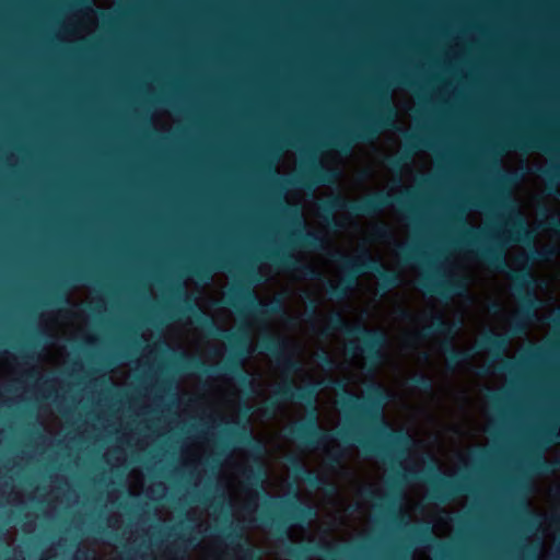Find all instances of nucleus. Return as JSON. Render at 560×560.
<instances>
[{"instance_id": "nucleus-45", "label": "nucleus", "mask_w": 560, "mask_h": 560, "mask_svg": "<svg viewBox=\"0 0 560 560\" xmlns=\"http://www.w3.org/2000/svg\"><path fill=\"white\" fill-rule=\"evenodd\" d=\"M37 374H38V373H37V371H36V370H34V369H33V370H30L28 372H26V376H27L28 378H35V377L37 376Z\"/></svg>"}, {"instance_id": "nucleus-39", "label": "nucleus", "mask_w": 560, "mask_h": 560, "mask_svg": "<svg viewBox=\"0 0 560 560\" xmlns=\"http://www.w3.org/2000/svg\"><path fill=\"white\" fill-rule=\"evenodd\" d=\"M75 558L78 560H88L89 559V553H88V551L79 550Z\"/></svg>"}, {"instance_id": "nucleus-33", "label": "nucleus", "mask_w": 560, "mask_h": 560, "mask_svg": "<svg viewBox=\"0 0 560 560\" xmlns=\"http://www.w3.org/2000/svg\"><path fill=\"white\" fill-rule=\"evenodd\" d=\"M244 280L248 283H257L260 281L257 271L254 268H245L242 270Z\"/></svg>"}, {"instance_id": "nucleus-6", "label": "nucleus", "mask_w": 560, "mask_h": 560, "mask_svg": "<svg viewBox=\"0 0 560 560\" xmlns=\"http://www.w3.org/2000/svg\"><path fill=\"white\" fill-rule=\"evenodd\" d=\"M397 112L386 91H374V109L354 127L328 135L326 145L349 153L354 144L375 139L382 131L396 127Z\"/></svg>"}, {"instance_id": "nucleus-27", "label": "nucleus", "mask_w": 560, "mask_h": 560, "mask_svg": "<svg viewBox=\"0 0 560 560\" xmlns=\"http://www.w3.org/2000/svg\"><path fill=\"white\" fill-rule=\"evenodd\" d=\"M409 383L415 388H418L425 393L431 392L433 389L432 378L424 373H418V374L412 375L409 378Z\"/></svg>"}, {"instance_id": "nucleus-28", "label": "nucleus", "mask_w": 560, "mask_h": 560, "mask_svg": "<svg viewBox=\"0 0 560 560\" xmlns=\"http://www.w3.org/2000/svg\"><path fill=\"white\" fill-rule=\"evenodd\" d=\"M48 303L56 306H63L70 304L67 291L63 290L61 284H58L50 293Z\"/></svg>"}, {"instance_id": "nucleus-36", "label": "nucleus", "mask_w": 560, "mask_h": 560, "mask_svg": "<svg viewBox=\"0 0 560 560\" xmlns=\"http://www.w3.org/2000/svg\"><path fill=\"white\" fill-rule=\"evenodd\" d=\"M396 81H397L398 84L407 86V88H410V89H415L417 86L416 82L412 81L410 79V77L407 75V74H399L396 78Z\"/></svg>"}, {"instance_id": "nucleus-12", "label": "nucleus", "mask_w": 560, "mask_h": 560, "mask_svg": "<svg viewBox=\"0 0 560 560\" xmlns=\"http://www.w3.org/2000/svg\"><path fill=\"white\" fill-rule=\"evenodd\" d=\"M419 287L428 294L450 300L460 295L467 289L466 281L458 276L444 277L439 272L425 275L420 278Z\"/></svg>"}, {"instance_id": "nucleus-7", "label": "nucleus", "mask_w": 560, "mask_h": 560, "mask_svg": "<svg viewBox=\"0 0 560 560\" xmlns=\"http://www.w3.org/2000/svg\"><path fill=\"white\" fill-rule=\"evenodd\" d=\"M413 197V192L409 189H406L401 196H392L384 191H376L360 200H350L338 194L322 201L318 205V210L320 215L325 218L328 226L334 231H338L342 228V223L335 218V213L338 211H348L354 217L375 215L395 202L401 209L413 214L415 209L410 203Z\"/></svg>"}, {"instance_id": "nucleus-43", "label": "nucleus", "mask_w": 560, "mask_h": 560, "mask_svg": "<svg viewBox=\"0 0 560 560\" xmlns=\"http://www.w3.org/2000/svg\"><path fill=\"white\" fill-rule=\"evenodd\" d=\"M310 305H311V314H312V315H314V314H315V312H316V308H317V303H316V301L311 300Z\"/></svg>"}, {"instance_id": "nucleus-46", "label": "nucleus", "mask_w": 560, "mask_h": 560, "mask_svg": "<svg viewBox=\"0 0 560 560\" xmlns=\"http://www.w3.org/2000/svg\"><path fill=\"white\" fill-rule=\"evenodd\" d=\"M366 497L373 500L377 498L376 493L373 490H368Z\"/></svg>"}, {"instance_id": "nucleus-38", "label": "nucleus", "mask_w": 560, "mask_h": 560, "mask_svg": "<svg viewBox=\"0 0 560 560\" xmlns=\"http://www.w3.org/2000/svg\"><path fill=\"white\" fill-rule=\"evenodd\" d=\"M390 513L394 515L395 522H398V524L408 525V523L405 521V518L402 516L397 515L394 510H390Z\"/></svg>"}, {"instance_id": "nucleus-11", "label": "nucleus", "mask_w": 560, "mask_h": 560, "mask_svg": "<svg viewBox=\"0 0 560 560\" xmlns=\"http://www.w3.org/2000/svg\"><path fill=\"white\" fill-rule=\"evenodd\" d=\"M225 302L238 312L250 314L256 318H267L283 312L280 300L269 303L261 302L249 285L244 282L237 283L230 290Z\"/></svg>"}, {"instance_id": "nucleus-56", "label": "nucleus", "mask_w": 560, "mask_h": 560, "mask_svg": "<svg viewBox=\"0 0 560 560\" xmlns=\"http://www.w3.org/2000/svg\"><path fill=\"white\" fill-rule=\"evenodd\" d=\"M125 560H131V558H130L129 556H127V557L125 558Z\"/></svg>"}, {"instance_id": "nucleus-15", "label": "nucleus", "mask_w": 560, "mask_h": 560, "mask_svg": "<svg viewBox=\"0 0 560 560\" xmlns=\"http://www.w3.org/2000/svg\"><path fill=\"white\" fill-rule=\"evenodd\" d=\"M402 137L406 140V150L398 156H387L386 164L392 171L399 172L406 162L418 151L423 149H434L432 139L427 135L410 133L401 130Z\"/></svg>"}, {"instance_id": "nucleus-25", "label": "nucleus", "mask_w": 560, "mask_h": 560, "mask_svg": "<svg viewBox=\"0 0 560 560\" xmlns=\"http://www.w3.org/2000/svg\"><path fill=\"white\" fill-rule=\"evenodd\" d=\"M557 462L548 460L540 454L533 455L528 460L529 469L536 475L549 474L556 470Z\"/></svg>"}, {"instance_id": "nucleus-42", "label": "nucleus", "mask_w": 560, "mask_h": 560, "mask_svg": "<svg viewBox=\"0 0 560 560\" xmlns=\"http://www.w3.org/2000/svg\"><path fill=\"white\" fill-rule=\"evenodd\" d=\"M438 546L440 548L441 555L445 556L446 555V550H447V546L445 544H443V542H439Z\"/></svg>"}, {"instance_id": "nucleus-3", "label": "nucleus", "mask_w": 560, "mask_h": 560, "mask_svg": "<svg viewBox=\"0 0 560 560\" xmlns=\"http://www.w3.org/2000/svg\"><path fill=\"white\" fill-rule=\"evenodd\" d=\"M178 298L182 300L180 313L189 315L194 322L207 334L220 337L226 340L235 349L234 353L220 366H209L197 357L189 355L182 351L176 354V365L183 371H198L205 374H225L232 375L245 388H253V380L242 369L243 361L248 354L249 337L245 330L231 332L219 327L215 322L208 316L195 301L183 292L182 288L176 289Z\"/></svg>"}, {"instance_id": "nucleus-44", "label": "nucleus", "mask_w": 560, "mask_h": 560, "mask_svg": "<svg viewBox=\"0 0 560 560\" xmlns=\"http://www.w3.org/2000/svg\"><path fill=\"white\" fill-rule=\"evenodd\" d=\"M399 316H400L401 318H404V319H407V318H409V317H410V313H409L408 311H406V310H400V311H399Z\"/></svg>"}, {"instance_id": "nucleus-18", "label": "nucleus", "mask_w": 560, "mask_h": 560, "mask_svg": "<svg viewBox=\"0 0 560 560\" xmlns=\"http://www.w3.org/2000/svg\"><path fill=\"white\" fill-rule=\"evenodd\" d=\"M230 261L221 255H212L188 266V271L198 280L208 281L214 271L230 269Z\"/></svg>"}, {"instance_id": "nucleus-20", "label": "nucleus", "mask_w": 560, "mask_h": 560, "mask_svg": "<svg viewBox=\"0 0 560 560\" xmlns=\"http://www.w3.org/2000/svg\"><path fill=\"white\" fill-rule=\"evenodd\" d=\"M291 469L296 478L304 481L313 489H325L327 486L332 488V485L325 476L308 469L298 458L291 459Z\"/></svg>"}, {"instance_id": "nucleus-14", "label": "nucleus", "mask_w": 560, "mask_h": 560, "mask_svg": "<svg viewBox=\"0 0 560 560\" xmlns=\"http://www.w3.org/2000/svg\"><path fill=\"white\" fill-rule=\"evenodd\" d=\"M336 177L337 173L332 168L325 167L314 156H311L305 170L294 180L289 183L300 188L310 189L313 186L330 183Z\"/></svg>"}, {"instance_id": "nucleus-53", "label": "nucleus", "mask_w": 560, "mask_h": 560, "mask_svg": "<svg viewBox=\"0 0 560 560\" xmlns=\"http://www.w3.org/2000/svg\"><path fill=\"white\" fill-rule=\"evenodd\" d=\"M480 455H481V457H482V459H483V458H486V456L488 455V453H487L486 451H481V452H480Z\"/></svg>"}, {"instance_id": "nucleus-24", "label": "nucleus", "mask_w": 560, "mask_h": 560, "mask_svg": "<svg viewBox=\"0 0 560 560\" xmlns=\"http://www.w3.org/2000/svg\"><path fill=\"white\" fill-rule=\"evenodd\" d=\"M226 433L233 439L234 442L242 445H250L259 451V443L247 431L246 427L241 422H234V425L226 429Z\"/></svg>"}, {"instance_id": "nucleus-8", "label": "nucleus", "mask_w": 560, "mask_h": 560, "mask_svg": "<svg viewBox=\"0 0 560 560\" xmlns=\"http://www.w3.org/2000/svg\"><path fill=\"white\" fill-rule=\"evenodd\" d=\"M335 331H340L350 338H358L361 342V348L350 342L348 350L352 354H357L360 350L372 361H378L382 358V349L387 343V337L384 331L370 329L363 325L351 326L339 312H335L328 317L325 327L320 330V335L328 337Z\"/></svg>"}, {"instance_id": "nucleus-13", "label": "nucleus", "mask_w": 560, "mask_h": 560, "mask_svg": "<svg viewBox=\"0 0 560 560\" xmlns=\"http://www.w3.org/2000/svg\"><path fill=\"white\" fill-rule=\"evenodd\" d=\"M495 149L500 152L518 150L529 152L533 150H541L545 152L550 151L549 141L547 138L528 132L513 131L501 137L500 141L495 144Z\"/></svg>"}, {"instance_id": "nucleus-40", "label": "nucleus", "mask_w": 560, "mask_h": 560, "mask_svg": "<svg viewBox=\"0 0 560 560\" xmlns=\"http://www.w3.org/2000/svg\"><path fill=\"white\" fill-rule=\"evenodd\" d=\"M492 313H498L501 310V305L497 302L492 303L489 307Z\"/></svg>"}, {"instance_id": "nucleus-10", "label": "nucleus", "mask_w": 560, "mask_h": 560, "mask_svg": "<svg viewBox=\"0 0 560 560\" xmlns=\"http://www.w3.org/2000/svg\"><path fill=\"white\" fill-rule=\"evenodd\" d=\"M462 326L463 322L460 319L451 323L445 320L442 315L434 314L431 316L430 324L424 326L420 332L422 338H429L434 335H443L445 337V340L441 343V349L446 355L450 369H455L469 361L474 355V352L469 349H456L454 347V338Z\"/></svg>"}, {"instance_id": "nucleus-21", "label": "nucleus", "mask_w": 560, "mask_h": 560, "mask_svg": "<svg viewBox=\"0 0 560 560\" xmlns=\"http://www.w3.org/2000/svg\"><path fill=\"white\" fill-rule=\"evenodd\" d=\"M299 229L290 233L292 241L300 247L320 250L326 245V238L316 231H304V226L299 221Z\"/></svg>"}, {"instance_id": "nucleus-34", "label": "nucleus", "mask_w": 560, "mask_h": 560, "mask_svg": "<svg viewBox=\"0 0 560 560\" xmlns=\"http://www.w3.org/2000/svg\"><path fill=\"white\" fill-rule=\"evenodd\" d=\"M319 363L327 370H332L336 366L335 360L325 351L318 354Z\"/></svg>"}, {"instance_id": "nucleus-17", "label": "nucleus", "mask_w": 560, "mask_h": 560, "mask_svg": "<svg viewBox=\"0 0 560 560\" xmlns=\"http://www.w3.org/2000/svg\"><path fill=\"white\" fill-rule=\"evenodd\" d=\"M259 347L262 351L269 352L272 355H279V365L287 374H293L301 371V363L288 355H282V350L284 348V342L282 339L276 336H265L260 342Z\"/></svg>"}, {"instance_id": "nucleus-19", "label": "nucleus", "mask_w": 560, "mask_h": 560, "mask_svg": "<svg viewBox=\"0 0 560 560\" xmlns=\"http://www.w3.org/2000/svg\"><path fill=\"white\" fill-rule=\"evenodd\" d=\"M560 405L553 408L549 415V420L544 423L536 433L538 446L547 447L560 442Z\"/></svg>"}, {"instance_id": "nucleus-16", "label": "nucleus", "mask_w": 560, "mask_h": 560, "mask_svg": "<svg viewBox=\"0 0 560 560\" xmlns=\"http://www.w3.org/2000/svg\"><path fill=\"white\" fill-rule=\"evenodd\" d=\"M265 257L276 266L299 271L305 279L323 280V273L317 268L310 264H301L298 258L289 252L272 249L265 253Z\"/></svg>"}, {"instance_id": "nucleus-4", "label": "nucleus", "mask_w": 560, "mask_h": 560, "mask_svg": "<svg viewBox=\"0 0 560 560\" xmlns=\"http://www.w3.org/2000/svg\"><path fill=\"white\" fill-rule=\"evenodd\" d=\"M508 275L512 280L513 294L520 302V307L511 322V335L505 336L488 331L477 342L479 350H486L492 354L495 369L499 372H512L514 370L515 362L504 357L510 338L525 331L528 320L538 307V299L534 292L536 279L532 272L528 269L510 270Z\"/></svg>"}, {"instance_id": "nucleus-32", "label": "nucleus", "mask_w": 560, "mask_h": 560, "mask_svg": "<svg viewBox=\"0 0 560 560\" xmlns=\"http://www.w3.org/2000/svg\"><path fill=\"white\" fill-rule=\"evenodd\" d=\"M544 226L560 236V219L553 214L548 215L544 222Z\"/></svg>"}, {"instance_id": "nucleus-23", "label": "nucleus", "mask_w": 560, "mask_h": 560, "mask_svg": "<svg viewBox=\"0 0 560 560\" xmlns=\"http://www.w3.org/2000/svg\"><path fill=\"white\" fill-rule=\"evenodd\" d=\"M539 175L548 182L546 187L547 195L560 198L558 184L560 183V165L552 164L549 167H540Z\"/></svg>"}, {"instance_id": "nucleus-51", "label": "nucleus", "mask_w": 560, "mask_h": 560, "mask_svg": "<svg viewBox=\"0 0 560 560\" xmlns=\"http://www.w3.org/2000/svg\"><path fill=\"white\" fill-rule=\"evenodd\" d=\"M525 513H526V515H527V516H529L530 518H532V517H534V514H533L530 511H528L527 509L525 510Z\"/></svg>"}, {"instance_id": "nucleus-2", "label": "nucleus", "mask_w": 560, "mask_h": 560, "mask_svg": "<svg viewBox=\"0 0 560 560\" xmlns=\"http://www.w3.org/2000/svg\"><path fill=\"white\" fill-rule=\"evenodd\" d=\"M244 476L248 486L262 491L264 509L259 513V521L283 538V553L287 557L292 560H311L312 557L323 560H358L360 547L332 541H318L313 545L289 542L290 527L295 523L310 520L313 515L312 508L301 502L296 491L288 499L272 497L265 492L266 471L260 463L256 468L245 470Z\"/></svg>"}, {"instance_id": "nucleus-48", "label": "nucleus", "mask_w": 560, "mask_h": 560, "mask_svg": "<svg viewBox=\"0 0 560 560\" xmlns=\"http://www.w3.org/2000/svg\"><path fill=\"white\" fill-rule=\"evenodd\" d=\"M73 278H74L75 280H82V279H83V276H82L81 273H74V275H73Z\"/></svg>"}, {"instance_id": "nucleus-29", "label": "nucleus", "mask_w": 560, "mask_h": 560, "mask_svg": "<svg viewBox=\"0 0 560 560\" xmlns=\"http://www.w3.org/2000/svg\"><path fill=\"white\" fill-rule=\"evenodd\" d=\"M498 186L500 189H504L517 180L515 173L498 170Z\"/></svg>"}, {"instance_id": "nucleus-37", "label": "nucleus", "mask_w": 560, "mask_h": 560, "mask_svg": "<svg viewBox=\"0 0 560 560\" xmlns=\"http://www.w3.org/2000/svg\"><path fill=\"white\" fill-rule=\"evenodd\" d=\"M225 537L228 539L231 540V542L233 544L235 540H238L242 536L240 533L233 530V529H229V532L225 534Z\"/></svg>"}, {"instance_id": "nucleus-31", "label": "nucleus", "mask_w": 560, "mask_h": 560, "mask_svg": "<svg viewBox=\"0 0 560 560\" xmlns=\"http://www.w3.org/2000/svg\"><path fill=\"white\" fill-rule=\"evenodd\" d=\"M399 254L406 261L416 260L422 256L416 248L405 245L400 247Z\"/></svg>"}, {"instance_id": "nucleus-26", "label": "nucleus", "mask_w": 560, "mask_h": 560, "mask_svg": "<svg viewBox=\"0 0 560 560\" xmlns=\"http://www.w3.org/2000/svg\"><path fill=\"white\" fill-rule=\"evenodd\" d=\"M557 255V249L553 246H545L542 248H532L528 254V260L532 262L548 261Z\"/></svg>"}, {"instance_id": "nucleus-47", "label": "nucleus", "mask_w": 560, "mask_h": 560, "mask_svg": "<svg viewBox=\"0 0 560 560\" xmlns=\"http://www.w3.org/2000/svg\"><path fill=\"white\" fill-rule=\"evenodd\" d=\"M490 373H491V371H490V368H489L488 365H487V366H483V368L481 369V371H480V374H482V375H488V374H490Z\"/></svg>"}, {"instance_id": "nucleus-22", "label": "nucleus", "mask_w": 560, "mask_h": 560, "mask_svg": "<svg viewBox=\"0 0 560 560\" xmlns=\"http://www.w3.org/2000/svg\"><path fill=\"white\" fill-rule=\"evenodd\" d=\"M509 229L506 230L508 238L511 242H532V234L528 231L524 219L520 213H515L513 218L508 222Z\"/></svg>"}, {"instance_id": "nucleus-54", "label": "nucleus", "mask_w": 560, "mask_h": 560, "mask_svg": "<svg viewBox=\"0 0 560 560\" xmlns=\"http://www.w3.org/2000/svg\"><path fill=\"white\" fill-rule=\"evenodd\" d=\"M201 502H207L208 501V497L203 495L202 499H200Z\"/></svg>"}, {"instance_id": "nucleus-50", "label": "nucleus", "mask_w": 560, "mask_h": 560, "mask_svg": "<svg viewBox=\"0 0 560 560\" xmlns=\"http://www.w3.org/2000/svg\"><path fill=\"white\" fill-rule=\"evenodd\" d=\"M182 540H183V541H187V542H190V544H191V542L195 540V538H188V539H186V538L182 537Z\"/></svg>"}, {"instance_id": "nucleus-35", "label": "nucleus", "mask_w": 560, "mask_h": 560, "mask_svg": "<svg viewBox=\"0 0 560 560\" xmlns=\"http://www.w3.org/2000/svg\"><path fill=\"white\" fill-rule=\"evenodd\" d=\"M342 463V455L340 453H329L327 465L330 468H336Z\"/></svg>"}, {"instance_id": "nucleus-30", "label": "nucleus", "mask_w": 560, "mask_h": 560, "mask_svg": "<svg viewBox=\"0 0 560 560\" xmlns=\"http://www.w3.org/2000/svg\"><path fill=\"white\" fill-rule=\"evenodd\" d=\"M411 532L412 536L420 542L434 540L428 527L412 526Z\"/></svg>"}, {"instance_id": "nucleus-9", "label": "nucleus", "mask_w": 560, "mask_h": 560, "mask_svg": "<svg viewBox=\"0 0 560 560\" xmlns=\"http://www.w3.org/2000/svg\"><path fill=\"white\" fill-rule=\"evenodd\" d=\"M452 226L458 232V243L476 247V253L490 268L504 271L508 267L503 250L501 247L489 245V242L495 240L485 229L468 224L458 209L450 215Z\"/></svg>"}, {"instance_id": "nucleus-49", "label": "nucleus", "mask_w": 560, "mask_h": 560, "mask_svg": "<svg viewBox=\"0 0 560 560\" xmlns=\"http://www.w3.org/2000/svg\"><path fill=\"white\" fill-rule=\"evenodd\" d=\"M7 532L3 528H0V538L2 539L5 536Z\"/></svg>"}, {"instance_id": "nucleus-52", "label": "nucleus", "mask_w": 560, "mask_h": 560, "mask_svg": "<svg viewBox=\"0 0 560 560\" xmlns=\"http://www.w3.org/2000/svg\"><path fill=\"white\" fill-rule=\"evenodd\" d=\"M23 357L25 358H31V355L28 354V351L25 349L23 350Z\"/></svg>"}, {"instance_id": "nucleus-5", "label": "nucleus", "mask_w": 560, "mask_h": 560, "mask_svg": "<svg viewBox=\"0 0 560 560\" xmlns=\"http://www.w3.org/2000/svg\"><path fill=\"white\" fill-rule=\"evenodd\" d=\"M330 260L336 262L342 271L338 283L325 281L326 293L336 300H343L357 285L359 277L373 272L380 279V287L389 291L400 285L401 279L397 272L385 268L378 258L371 256L368 249H363L357 257H349L346 254L335 250L330 254Z\"/></svg>"}, {"instance_id": "nucleus-55", "label": "nucleus", "mask_w": 560, "mask_h": 560, "mask_svg": "<svg viewBox=\"0 0 560 560\" xmlns=\"http://www.w3.org/2000/svg\"><path fill=\"white\" fill-rule=\"evenodd\" d=\"M97 533H105V529H97Z\"/></svg>"}, {"instance_id": "nucleus-41", "label": "nucleus", "mask_w": 560, "mask_h": 560, "mask_svg": "<svg viewBox=\"0 0 560 560\" xmlns=\"http://www.w3.org/2000/svg\"><path fill=\"white\" fill-rule=\"evenodd\" d=\"M376 233H377L380 236H384V235L387 233V231H386L385 226L380 225V226H377V228H376Z\"/></svg>"}, {"instance_id": "nucleus-1", "label": "nucleus", "mask_w": 560, "mask_h": 560, "mask_svg": "<svg viewBox=\"0 0 560 560\" xmlns=\"http://www.w3.org/2000/svg\"><path fill=\"white\" fill-rule=\"evenodd\" d=\"M347 384L341 378H326L298 386L289 378L277 386L271 396L264 402L261 412L271 418L279 407L288 401H300L311 408L310 416L294 423L289 429V435L307 447H318L331 440V435L318 423L316 401L324 388L342 390L341 409L349 413L353 421L350 427L338 432L345 441H353L361 450L381 458L393 466L390 487L400 488L407 480L424 479L430 486V497L440 502H448L456 495L468 490L465 480H456L443 474L431 459L425 469L419 471L408 468L401 471L394 466L401 465L405 454L413 443L412 436L402 430H395L384 419L383 405L388 400V392L378 383L368 386L363 397L347 390Z\"/></svg>"}]
</instances>
